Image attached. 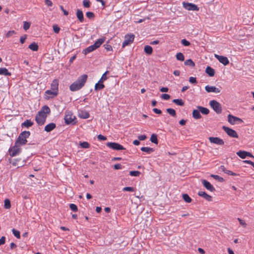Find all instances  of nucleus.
Instances as JSON below:
<instances>
[{
  "instance_id": "2",
  "label": "nucleus",
  "mask_w": 254,
  "mask_h": 254,
  "mask_svg": "<svg viewBox=\"0 0 254 254\" xmlns=\"http://www.w3.org/2000/svg\"><path fill=\"white\" fill-rule=\"evenodd\" d=\"M88 76L87 74H83L78 77L77 80L69 86L71 91L74 92L81 89L85 85Z\"/></svg>"
},
{
  "instance_id": "9",
  "label": "nucleus",
  "mask_w": 254,
  "mask_h": 254,
  "mask_svg": "<svg viewBox=\"0 0 254 254\" xmlns=\"http://www.w3.org/2000/svg\"><path fill=\"white\" fill-rule=\"evenodd\" d=\"M134 35L133 34H127L125 37V41L123 42L122 47H125L132 43L134 40Z\"/></svg>"
},
{
  "instance_id": "1",
  "label": "nucleus",
  "mask_w": 254,
  "mask_h": 254,
  "mask_svg": "<svg viewBox=\"0 0 254 254\" xmlns=\"http://www.w3.org/2000/svg\"><path fill=\"white\" fill-rule=\"evenodd\" d=\"M51 113L50 108L47 105L43 106L35 117V121L39 126L43 125L48 115Z\"/></svg>"
},
{
  "instance_id": "49",
  "label": "nucleus",
  "mask_w": 254,
  "mask_h": 254,
  "mask_svg": "<svg viewBox=\"0 0 254 254\" xmlns=\"http://www.w3.org/2000/svg\"><path fill=\"white\" fill-rule=\"evenodd\" d=\"M53 31L55 33H59L60 31V28L58 25H54L53 26Z\"/></svg>"
},
{
  "instance_id": "38",
  "label": "nucleus",
  "mask_w": 254,
  "mask_h": 254,
  "mask_svg": "<svg viewBox=\"0 0 254 254\" xmlns=\"http://www.w3.org/2000/svg\"><path fill=\"white\" fill-rule=\"evenodd\" d=\"M167 112L172 116L173 117H175L176 116V111L172 108H168L166 109Z\"/></svg>"
},
{
  "instance_id": "61",
  "label": "nucleus",
  "mask_w": 254,
  "mask_h": 254,
  "mask_svg": "<svg viewBox=\"0 0 254 254\" xmlns=\"http://www.w3.org/2000/svg\"><path fill=\"white\" fill-rule=\"evenodd\" d=\"M60 9L63 11L64 14V15L67 16L68 14V12L64 9L63 6L60 5Z\"/></svg>"
},
{
  "instance_id": "29",
  "label": "nucleus",
  "mask_w": 254,
  "mask_h": 254,
  "mask_svg": "<svg viewBox=\"0 0 254 254\" xmlns=\"http://www.w3.org/2000/svg\"><path fill=\"white\" fill-rule=\"evenodd\" d=\"M144 51L146 54L150 55L153 53V49L151 46L146 45L144 48Z\"/></svg>"
},
{
  "instance_id": "7",
  "label": "nucleus",
  "mask_w": 254,
  "mask_h": 254,
  "mask_svg": "<svg viewBox=\"0 0 254 254\" xmlns=\"http://www.w3.org/2000/svg\"><path fill=\"white\" fill-rule=\"evenodd\" d=\"M222 128L230 137L236 138L239 137V135L237 132L232 128L225 126H223Z\"/></svg>"
},
{
  "instance_id": "12",
  "label": "nucleus",
  "mask_w": 254,
  "mask_h": 254,
  "mask_svg": "<svg viewBox=\"0 0 254 254\" xmlns=\"http://www.w3.org/2000/svg\"><path fill=\"white\" fill-rule=\"evenodd\" d=\"M59 94L58 93L50 90H47L45 92V99L49 100L56 97Z\"/></svg>"
},
{
  "instance_id": "41",
  "label": "nucleus",
  "mask_w": 254,
  "mask_h": 254,
  "mask_svg": "<svg viewBox=\"0 0 254 254\" xmlns=\"http://www.w3.org/2000/svg\"><path fill=\"white\" fill-rule=\"evenodd\" d=\"M12 233H13V235L16 238H17V239H20V232L18 230H16L14 228H13L12 229Z\"/></svg>"
},
{
  "instance_id": "56",
  "label": "nucleus",
  "mask_w": 254,
  "mask_h": 254,
  "mask_svg": "<svg viewBox=\"0 0 254 254\" xmlns=\"http://www.w3.org/2000/svg\"><path fill=\"white\" fill-rule=\"evenodd\" d=\"M27 35L25 34L24 36H21L20 38V42L21 44H24L25 40L26 39Z\"/></svg>"
},
{
  "instance_id": "40",
  "label": "nucleus",
  "mask_w": 254,
  "mask_h": 254,
  "mask_svg": "<svg viewBox=\"0 0 254 254\" xmlns=\"http://www.w3.org/2000/svg\"><path fill=\"white\" fill-rule=\"evenodd\" d=\"M4 207L5 209H9L11 207V203L9 199L6 198L4 200Z\"/></svg>"
},
{
  "instance_id": "14",
  "label": "nucleus",
  "mask_w": 254,
  "mask_h": 254,
  "mask_svg": "<svg viewBox=\"0 0 254 254\" xmlns=\"http://www.w3.org/2000/svg\"><path fill=\"white\" fill-rule=\"evenodd\" d=\"M228 121L231 125H234L235 122L238 121L240 123H242L243 122V121L237 117L234 116L231 114L228 115Z\"/></svg>"
},
{
  "instance_id": "25",
  "label": "nucleus",
  "mask_w": 254,
  "mask_h": 254,
  "mask_svg": "<svg viewBox=\"0 0 254 254\" xmlns=\"http://www.w3.org/2000/svg\"><path fill=\"white\" fill-rule=\"evenodd\" d=\"M196 108L199 110L200 113H201L202 115H207L210 112L209 110L207 108L200 106H197Z\"/></svg>"
},
{
  "instance_id": "45",
  "label": "nucleus",
  "mask_w": 254,
  "mask_h": 254,
  "mask_svg": "<svg viewBox=\"0 0 254 254\" xmlns=\"http://www.w3.org/2000/svg\"><path fill=\"white\" fill-rule=\"evenodd\" d=\"M181 44L186 47L190 46V43L186 39H183L181 40Z\"/></svg>"
},
{
  "instance_id": "34",
  "label": "nucleus",
  "mask_w": 254,
  "mask_h": 254,
  "mask_svg": "<svg viewBox=\"0 0 254 254\" xmlns=\"http://www.w3.org/2000/svg\"><path fill=\"white\" fill-rule=\"evenodd\" d=\"M140 150L142 151L145 152L148 154H150L154 151V149L153 148L148 147H142L140 148Z\"/></svg>"
},
{
  "instance_id": "30",
  "label": "nucleus",
  "mask_w": 254,
  "mask_h": 254,
  "mask_svg": "<svg viewBox=\"0 0 254 254\" xmlns=\"http://www.w3.org/2000/svg\"><path fill=\"white\" fill-rule=\"evenodd\" d=\"M11 73L9 72L6 68H0V75L10 76L11 75Z\"/></svg>"
},
{
  "instance_id": "58",
  "label": "nucleus",
  "mask_w": 254,
  "mask_h": 254,
  "mask_svg": "<svg viewBox=\"0 0 254 254\" xmlns=\"http://www.w3.org/2000/svg\"><path fill=\"white\" fill-rule=\"evenodd\" d=\"M97 138L99 140H106L107 139V137L102 134H99L97 136Z\"/></svg>"
},
{
  "instance_id": "31",
  "label": "nucleus",
  "mask_w": 254,
  "mask_h": 254,
  "mask_svg": "<svg viewBox=\"0 0 254 254\" xmlns=\"http://www.w3.org/2000/svg\"><path fill=\"white\" fill-rule=\"evenodd\" d=\"M28 48L33 51H37L38 50V45L35 42H33L29 45Z\"/></svg>"
},
{
  "instance_id": "32",
  "label": "nucleus",
  "mask_w": 254,
  "mask_h": 254,
  "mask_svg": "<svg viewBox=\"0 0 254 254\" xmlns=\"http://www.w3.org/2000/svg\"><path fill=\"white\" fill-rule=\"evenodd\" d=\"M150 140L152 143H153L155 144H158V140L157 138V135L154 133L152 134L151 135Z\"/></svg>"
},
{
  "instance_id": "20",
  "label": "nucleus",
  "mask_w": 254,
  "mask_h": 254,
  "mask_svg": "<svg viewBox=\"0 0 254 254\" xmlns=\"http://www.w3.org/2000/svg\"><path fill=\"white\" fill-rule=\"evenodd\" d=\"M56 127V124L54 123H50L47 125L44 128V130L47 132H50Z\"/></svg>"
},
{
  "instance_id": "63",
  "label": "nucleus",
  "mask_w": 254,
  "mask_h": 254,
  "mask_svg": "<svg viewBox=\"0 0 254 254\" xmlns=\"http://www.w3.org/2000/svg\"><path fill=\"white\" fill-rule=\"evenodd\" d=\"M114 168L115 170H119V169H122V166L121 164L118 163V164L114 165Z\"/></svg>"
},
{
  "instance_id": "18",
  "label": "nucleus",
  "mask_w": 254,
  "mask_h": 254,
  "mask_svg": "<svg viewBox=\"0 0 254 254\" xmlns=\"http://www.w3.org/2000/svg\"><path fill=\"white\" fill-rule=\"evenodd\" d=\"M205 89L206 91L208 93H219L220 92V90L218 88H217L215 86H213L206 85L205 87Z\"/></svg>"
},
{
  "instance_id": "8",
  "label": "nucleus",
  "mask_w": 254,
  "mask_h": 254,
  "mask_svg": "<svg viewBox=\"0 0 254 254\" xmlns=\"http://www.w3.org/2000/svg\"><path fill=\"white\" fill-rule=\"evenodd\" d=\"M106 145L114 150L119 151L126 149L123 145L117 142H108L106 143Z\"/></svg>"
},
{
  "instance_id": "3",
  "label": "nucleus",
  "mask_w": 254,
  "mask_h": 254,
  "mask_svg": "<svg viewBox=\"0 0 254 254\" xmlns=\"http://www.w3.org/2000/svg\"><path fill=\"white\" fill-rule=\"evenodd\" d=\"M105 39L106 38L105 37L98 39L93 45L84 49L82 53L86 55L87 54L96 50L104 42Z\"/></svg>"
},
{
  "instance_id": "10",
  "label": "nucleus",
  "mask_w": 254,
  "mask_h": 254,
  "mask_svg": "<svg viewBox=\"0 0 254 254\" xmlns=\"http://www.w3.org/2000/svg\"><path fill=\"white\" fill-rule=\"evenodd\" d=\"M183 5L184 7L187 10L192 11L199 10V7L197 6V5L192 3L183 2Z\"/></svg>"
},
{
  "instance_id": "46",
  "label": "nucleus",
  "mask_w": 254,
  "mask_h": 254,
  "mask_svg": "<svg viewBox=\"0 0 254 254\" xmlns=\"http://www.w3.org/2000/svg\"><path fill=\"white\" fill-rule=\"evenodd\" d=\"M69 208L73 212H77L78 211L77 206L73 203H70L69 204Z\"/></svg>"
},
{
  "instance_id": "59",
  "label": "nucleus",
  "mask_w": 254,
  "mask_h": 254,
  "mask_svg": "<svg viewBox=\"0 0 254 254\" xmlns=\"http://www.w3.org/2000/svg\"><path fill=\"white\" fill-rule=\"evenodd\" d=\"M238 221H239L240 222V224L243 226L244 227H246L247 226V224L246 223V222H245L244 220L238 218Z\"/></svg>"
},
{
  "instance_id": "37",
  "label": "nucleus",
  "mask_w": 254,
  "mask_h": 254,
  "mask_svg": "<svg viewBox=\"0 0 254 254\" xmlns=\"http://www.w3.org/2000/svg\"><path fill=\"white\" fill-rule=\"evenodd\" d=\"M210 177L213 178L215 180H217L220 182H223L225 181V180L222 177H221L217 175L211 174L210 175Z\"/></svg>"
},
{
  "instance_id": "35",
  "label": "nucleus",
  "mask_w": 254,
  "mask_h": 254,
  "mask_svg": "<svg viewBox=\"0 0 254 254\" xmlns=\"http://www.w3.org/2000/svg\"><path fill=\"white\" fill-rule=\"evenodd\" d=\"M176 58L177 60L179 61L183 62L185 60V56L181 52H179L176 54Z\"/></svg>"
},
{
  "instance_id": "26",
  "label": "nucleus",
  "mask_w": 254,
  "mask_h": 254,
  "mask_svg": "<svg viewBox=\"0 0 254 254\" xmlns=\"http://www.w3.org/2000/svg\"><path fill=\"white\" fill-rule=\"evenodd\" d=\"M34 124V123L30 120H26L23 123L21 124L22 127L29 128L32 127Z\"/></svg>"
},
{
  "instance_id": "43",
  "label": "nucleus",
  "mask_w": 254,
  "mask_h": 254,
  "mask_svg": "<svg viewBox=\"0 0 254 254\" xmlns=\"http://www.w3.org/2000/svg\"><path fill=\"white\" fill-rule=\"evenodd\" d=\"M86 16L87 18L90 19H94L95 17V14L93 12L88 11L86 13Z\"/></svg>"
},
{
  "instance_id": "48",
  "label": "nucleus",
  "mask_w": 254,
  "mask_h": 254,
  "mask_svg": "<svg viewBox=\"0 0 254 254\" xmlns=\"http://www.w3.org/2000/svg\"><path fill=\"white\" fill-rule=\"evenodd\" d=\"M30 23L29 22L24 21L23 23V29L24 30H27L30 26Z\"/></svg>"
},
{
  "instance_id": "51",
  "label": "nucleus",
  "mask_w": 254,
  "mask_h": 254,
  "mask_svg": "<svg viewBox=\"0 0 254 254\" xmlns=\"http://www.w3.org/2000/svg\"><path fill=\"white\" fill-rule=\"evenodd\" d=\"M108 73V71H106L104 73H103V74L101 76V78H100V79L99 81H101V82L103 83V82L104 80H106L107 79L106 75Z\"/></svg>"
},
{
  "instance_id": "47",
  "label": "nucleus",
  "mask_w": 254,
  "mask_h": 254,
  "mask_svg": "<svg viewBox=\"0 0 254 254\" xmlns=\"http://www.w3.org/2000/svg\"><path fill=\"white\" fill-rule=\"evenodd\" d=\"M123 191H130V192H133L135 191V189L133 187H126L123 188Z\"/></svg>"
},
{
  "instance_id": "33",
  "label": "nucleus",
  "mask_w": 254,
  "mask_h": 254,
  "mask_svg": "<svg viewBox=\"0 0 254 254\" xmlns=\"http://www.w3.org/2000/svg\"><path fill=\"white\" fill-rule=\"evenodd\" d=\"M172 102L175 104L180 106H183L185 105L184 101L181 99H175L173 100Z\"/></svg>"
},
{
  "instance_id": "16",
  "label": "nucleus",
  "mask_w": 254,
  "mask_h": 254,
  "mask_svg": "<svg viewBox=\"0 0 254 254\" xmlns=\"http://www.w3.org/2000/svg\"><path fill=\"white\" fill-rule=\"evenodd\" d=\"M215 57L219 61V62L224 65H227L229 64V61L228 58L223 56H219L215 54Z\"/></svg>"
},
{
  "instance_id": "50",
  "label": "nucleus",
  "mask_w": 254,
  "mask_h": 254,
  "mask_svg": "<svg viewBox=\"0 0 254 254\" xmlns=\"http://www.w3.org/2000/svg\"><path fill=\"white\" fill-rule=\"evenodd\" d=\"M83 5L84 7L88 8L90 6V2L89 0H83Z\"/></svg>"
},
{
  "instance_id": "17",
  "label": "nucleus",
  "mask_w": 254,
  "mask_h": 254,
  "mask_svg": "<svg viewBox=\"0 0 254 254\" xmlns=\"http://www.w3.org/2000/svg\"><path fill=\"white\" fill-rule=\"evenodd\" d=\"M50 90L54 91L59 93V80L55 79L53 80L51 84Z\"/></svg>"
},
{
  "instance_id": "54",
  "label": "nucleus",
  "mask_w": 254,
  "mask_h": 254,
  "mask_svg": "<svg viewBox=\"0 0 254 254\" xmlns=\"http://www.w3.org/2000/svg\"><path fill=\"white\" fill-rule=\"evenodd\" d=\"M161 97L162 99L166 100H169L171 97L170 95L168 94H162Z\"/></svg>"
},
{
  "instance_id": "36",
  "label": "nucleus",
  "mask_w": 254,
  "mask_h": 254,
  "mask_svg": "<svg viewBox=\"0 0 254 254\" xmlns=\"http://www.w3.org/2000/svg\"><path fill=\"white\" fill-rule=\"evenodd\" d=\"M182 197H183V198L184 200V201L187 203H190L192 201V199L187 193L183 194L182 195Z\"/></svg>"
},
{
  "instance_id": "6",
  "label": "nucleus",
  "mask_w": 254,
  "mask_h": 254,
  "mask_svg": "<svg viewBox=\"0 0 254 254\" xmlns=\"http://www.w3.org/2000/svg\"><path fill=\"white\" fill-rule=\"evenodd\" d=\"M9 154L10 156L14 157L18 155L21 152L20 146L14 143V145L10 147L8 150Z\"/></svg>"
},
{
  "instance_id": "11",
  "label": "nucleus",
  "mask_w": 254,
  "mask_h": 254,
  "mask_svg": "<svg viewBox=\"0 0 254 254\" xmlns=\"http://www.w3.org/2000/svg\"><path fill=\"white\" fill-rule=\"evenodd\" d=\"M236 154L242 159H245L247 157L254 158V156L251 153L246 151L240 150L236 153Z\"/></svg>"
},
{
  "instance_id": "57",
  "label": "nucleus",
  "mask_w": 254,
  "mask_h": 254,
  "mask_svg": "<svg viewBox=\"0 0 254 254\" xmlns=\"http://www.w3.org/2000/svg\"><path fill=\"white\" fill-rule=\"evenodd\" d=\"M104 46L105 47V49L107 50V51H112V47L111 45L106 44L104 45Z\"/></svg>"
},
{
  "instance_id": "13",
  "label": "nucleus",
  "mask_w": 254,
  "mask_h": 254,
  "mask_svg": "<svg viewBox=\"0 0 254 254\" xmlns=\"http://www.w3.org/2000/svg\"><path fill=\"white\" fill-rule=\"evenodd\" d=\"M208 139L211 143L219 145H223L224 144V141L223 140L218 137H209Z\"/></svg>"
},
{
  "instance_id": "64",
  "label": "nucleus",
  "mask_w": 254,
  "mask_h": 254,
  "mask_svg": "<svg viewBox=\"0 0 254 254\" xmlns=\"http://www.w3.org/2000/svg\"><path fill=\"white\" fill-rule=\"evenodd\" d=\"M5 237L4 236H2L0 239V246L2 245L5 244Z\"/></svg>"
},
{
  "instance_id": "21",
  "label": "nucleus",
  "mask_w": 254,
  "mask_h": 254,
  "mask_svg": "<svg viewBox=\"0 0 254 254\" xmlns=\"http://www.w3.org/2000/svg\"><path fill=\"white\" fill-rule=\"evenodd\" d=\"M192 118L195 120H198L201 118L202 116L200 114V111L197 108L196 109H194L192 112Z\"/></svg>"
},
{
  "instance_id": "42",
  "label": "nucleus",
  "mask_w": 254,
  "mask_h": 254,
  "mask_svg": "<svg viewBox=\"0 0 254 254\" xmlns=\"http://www.w3.org/2000/svg\"><path fill=\"white\" fill-rule=\"evenodd\" d=\"M79 145L83 148H88L90 147V144L86 141L80 142Z\"/></svg>"
},
{
  "instance_id": "22",
  "label": "nucleus",
  "mask_w": 254,
  "mask_h": 254,
  "mask_svg": "<svg viewBox=\"0 0 254 254\" xmlns=\"http://www.w3.org/2000/svg\"><path fill=\"white\" fill-rule=\"evenodd\" d=\"M78 116L79 118L83 119H88L90 117L89 113L86 111H80L78 112Z\"/></svg>"
},
{
  "instance_id": "24",
  "label": "nucleus",
  "mask_w": 254,
  "mask_h": 254,
  "mask_svg": "<svg viewBox=\"0 0 254 254\" xmlns=\"http://www.w3.org/2000/svg\"><path fill=\"white\" fill-rule=\"evenodd\" d=\"M75 119V117L72 118V116L69 115H66L64 117L65 123L66 125L74 124L75 123L74 122V120Z\"/></svg>"
},
{
  "instance_id": "44",
  "label": "nucleus",
  "mask_w": 254,
  "mask_h": 254,
  "mask_svg": "<svg viewBox=\"0 0 254 254\" xmlns=\"http://www.w3.org/2000/svg\"><path fill=\"white\" fill-rule=\"evenodd\" d=\"M140 174V172L138 171H130L129 175L131 176L138 177Z\"/></svg>"
},
{
  "instance_id": "60",
  "label": "nucleus",
  "mask_w": 254,
  "mask_h": 254,
  "mask_svg": "<svg viewBox=\"0 0 254 254\" xmlns=\"http://www.w3.org/2000/svg\"><path fill=\"white\" fill-rule=\"evenodd\" d=\"M45 4L50 7L53 6V2L51 0H44Z\"/></svg>"
},
{
  "instance_id": "27",
  "label": "nucleus",
  "mask_w": 254,
  "mask_h": 254,
  "mask_svg": "<svg viewBox=\"0 0 254 254\" xmlns=\"http://www.w3.org/2000/svg\"><path fill=\"white\" fill-rule=\"evenodd\" d=\"M205 72L210 77H213L215 74L214 69L209 66L206 67Z\"/></svg>"
},
{
  "instance_id": "39",
  "label": "nucleus",
  "mask_w": 254,
  "mask_h": 254,
  "mask_svg": "<svg viewBox=\"0 0 254 254\" xmlns=\"http://www.w3.org/2000/svg\"><path fill=\"white\" fill-rule=\"evenodd\" d=\"M185 65H189L191 67H194L195 66L194 63L192 61L191 59H189L186 60L184 63Z\"/></svg>"
},
{
  "instance_id": "62",
  "label": "nucleus",
  "mask_w": 254,
  "mask_h": 254,
  "mask_svg": "<svg viewBox=\"0 0 254 254\" xmlns=\"http://www.w3.org/2000/svg\"><path fill=\"white\" fill-rule=\"evenodd\" d=\"M146 138L147 136L145 134L140 135L138 136V139H139V140H144L145 139H146Z\"/></svg>"
},
{
  "instance_id": "52",
  "label": "nucleus",
  "mask_w": 254,
  "mask_h": 254,
  "mask_svg": "<svg viewBox=\"0 0 254 254\" xmlns=\"http://www.w3.org/2000/svg\"><path fill=\"white\" fill-rule=\"evenodd\" d=\"M225 174H227V175H231V176H239V174H236L235 173H234L230 170H226V171L225 172Z\"/></svg>"
},
{
  "instance_id": "4",
  "label": "nucleus",
  "mask_w": 254,
  "mask_h": 254,
  "mask_svg": "<svg viewBox=\"0 0 254 254\" xmlns=\"http://www.w3.org/2000/svg\"><path fill=\"white\" fill-rule=\"evenodd\" d=\"M31 133L29 131H23L21 132L17 138L16 139L15 143L19 146H22L26 144L27 140V139L30 136Z\"/></svg>"
},
{
  "instance_id": "5",
  "label": "nucleus",
  "mask_w": 254,
  "mask_h": 254,
  "mask_svg": "<svg viewBox=\"0 0 254 254\" xmlns=\"http://www.w3.org/2000/svg\"><path fill=\"white\" fill-rule=\"evenodd\" d=\"M209 105L216 114H220L222 113V109L221 105L217 101L215 100H211L209 102Z\"/></svg>"
},
{
  "instance_id": "23",
  "label": "nucleus",
  "mask_w": 254,
  "mask_h": 254,
  "mask_svg": "<svg viewBox=\"0 0 254 254\" xmlns=\"http://www.w3.org/2000/svg\"><path fill=\"white\" fill-rule=\"evenodd\" d=\"M76 17L80 22H83L84 21V15L81 9H77L76 13Z\"/></svg>"
},
{
  "instance_id": "15",
  "label": "nucleus",
  "mask_w": 254,
  "mask_h": 254,
  "mask_svg": "<svg viewBox=\"0 0 254 254\" xmlns=\"http://www.w3.org/2000/svg\"><path fill=\"white\" fill-rule=\"evenodd\" d=\"M202 184L203 186L208 190L214 192L215 191V188L207 181L205 180H202Z\"/></svg>"
},
{
  "instance_id": "55",
  "label": "nucleus",
  "mask_w": 254,
  "mask_h": 254,
  "mask_svg": "<svg viewBox=\"0 0 254 254\" xmlns=\"http://www.w3.org/2000/svg\"><path fill=\"white\" fill-rule=\"evenodd\" d=\"M16 33L14 30L9 31L6 34L5 37L6 38L10 37L11 35L15 34Z\"/></svg>"
},
{
  "instance_id": "19",
  "label": "nucleus",
  "mask_w": 254,
  "mask_h": 254,
  "mask_svg": "<svg viewBox=\"0 0 254 254\" xmlns=\"http://www.w3.org/2000/svg\"><path fill=\"white\" fill-rule=\"evenodd\" d=\"M197 194L199 196L203 197L205 199L208 201H211L212 200V196L206 193L205 191H199Z\"/></svg>"
},
{
  "instance_id": "28",
  "label": "nucleus",
  "mask_w": 254,
  "mask_h": 254,
  "mask_svg": "<svg viewBox=\"0 0 254 254\" xmlns=\"http://www.w3.org/2000/svg\"><path fill=\"white\" fill-rule=\"evenodd\" d=\"M104 87V84L102 82H101V81H98L95 85L94 89L95 91H98L103 89Z\"/></svg>"
},
{
  "instance_id": "53",
  "label": "nucleus",
  "mask_w": 254,
  "mask_h": 254,
  "mask_svg": "<svg viewBox=\"0 0 254 254\" xmlns=\"http://www.w3.org/2000/svg\"><path fill=\"white\" fill-rule=\"evenodd\" d=\"M189 82L191 84H196L197 80L196 77H190L189 78Z\"/></svg>"
}]
</instances>
